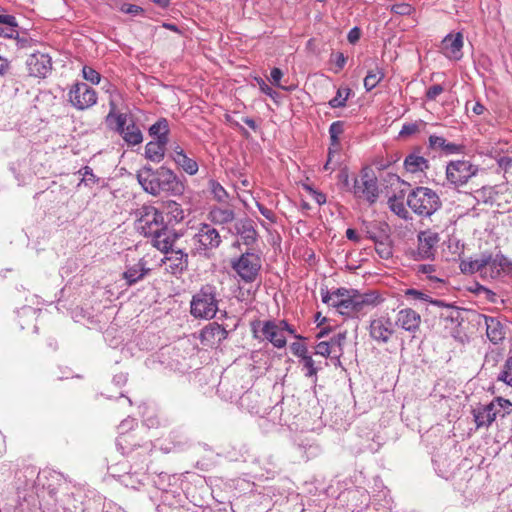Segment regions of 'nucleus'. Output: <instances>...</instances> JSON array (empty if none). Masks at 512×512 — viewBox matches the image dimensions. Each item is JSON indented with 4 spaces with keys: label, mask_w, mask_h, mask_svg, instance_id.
Returning <instances> with one entry per match:
<instances>
[{
    "label": "nucleus",
    "mask_w": 512,
    "mask_h": 512,
    "mask_svg": "<svg viewBox=\"0 0 512 512\" xmlns=\"http://www.w3.org/2000/svg\"><path fill=\"white\" fill-rule=\"evenodd\" d=\"M136 176L143 190L153 196H159L162 193L180 196L185 192L184 181L173 170L165 166L157 169L144 166Z\"/></svg>",
    "instance_id": "1"
},
{
    "label": "nucleus",
    "mask_w": 512,
    "mask_h": 512,
    "mask_svg": "<svg viewBox=\"0 0 512 512\" xmlns=\"http://www.w3.org/2000/svg\"><path fill=\"white\" fill-rule=\"evenodd\" d=\"M152 447V443L148 441L128 452V457L133 462L131 469H134V471H129L120 476V482L123 485L132 489H137L141 484H143Z\"/></svg>",
    "instance_id": "2"
},
{
    "label": "nucleus",
    "mask_w": 512,
    "mask_h": 512,
    "mask_svg": "<svg viewBox=\"0 0 512 512\" xmlns=\"http://www.w3.org/2000/svg\"><path fill=\"white\" fill-rule=\"evenodd\" d=\"M407 205L417 215L429 217L441 207V200L434 190L420 186L408 194Z\"/></svg>",
    "instance_id": "3"
},
{
    "label": "nucleus",
    "mask_w": 512,
    "mask_h": 512,
    "mask_svg": "<svg viewBox=\"0 0 512 512\" xmlns=\"http://www.w3.org/2000/svg\"><path fill=\"white\" fill-rule=\"evenodd\" d=\"M217 291L213 285H204L191 300V314L195 318L212 319L218 311Z\"/></svg>",
    "instance_id": "4"
},
{
    "label": "nucleus",
    "mask_w": 512,
    "mask_h": 512,
    "mask_svg": "<svg viewBox=\"0 0 512 512\" xmlns=\"http://www.w3.org/2000/svg\"><path fill=\"white\" fill-rule=\"evenodd\" d=\"M134 216L136 230L145 237L160 232L166 225L162 212L152 205H142L137 208Z\"/></svg>",
    "instance_id": "5"
},
{
    "label": "nucleus",
    "mask_w": 512,
    "mask_h": 512,
    "mask_svg": "<svg viewBox=\"0 0 512 512\" xmlns=\"http://www.w3.org/2000/svg\"><path fill=\"white\" fill-rule=\"evenodd\" d=\"M322 302L334 307L344 316L355 318V289L338 288L333 292L321 290Z\"/></svg>",
    "instance_id": "6"
},
{
    "label": "nucleus",
    "mask_w": 512,
    "mask_h": 512,
    "mask_svg": "<svg viewBox=\"0 0 512 512\" xmlns=\"http://www.w3.org/2000/svg\"><path fill=\"white\" fill-rule=\"evenodd\" d=\"M349 190L355 197L364 199L370 204L375 203L379 196V189L374 172L368 167L363 168L359 178H355L353 186L349 187Z\"/></svg>",
    "instance_id": "7"
},
{
    "label": "nucleus",
    "mask_w": 512,
    "mask_h": 512,
    "mask_svg": "<svg viewBox=\"0 0 512 512\" xmlns=\"http://www.w3.org/2000/svg\"><path fill=\"white\" fill-rule=\"evenodd\" d=\"M232 269L245 283L254 282L262 267L261 257L258 253L246 251L231 262Z\"/></svg>",
    "instance_id": "8"
},
{
    "label": "nucleus",
    "mask_w": 512,
    "mask_h": 512,
    "mask_svg": "<svg viewBox=\"0 0 512 512\" xmlns=\"http://www.w3.org/2000/svg\"><path fill=\"white\" fill-rule=\"evenodd\" d=\"M193 244L199 253L207 254L208 251L217 249L222 238L219 231L209 223H201L193 236Z\"/></svg>",
    "instance_id": "9"
},
{
    "label": "nucleus",
    "mask_w": 512,
    "mask_h": 512,
    "mask_svg": "<svg viewBox=\"0 0 512 512\" xmlns=\"http://www.w3.org/2000/svg\"><path fill=\"white\" fill-rule=\"evenodd\" d=\"M481 278L497 279L506 270L512 268V262L503 254L481 253Z\"/></svg>",
    "instance_id": "10"
},
{
    "label": "nucleus",
    "mask_w": 512,
    "mask_h": 512,
    "mask_svg": "<svg viewBox=\"0 0 512 512\" xmlns=\"http://www.w3.org/2000/svg\"><path fill=\"white\" fill-rule=\"evenodd\" d=\"M478 172L477 166L467 160L451 161L446 167V178L455 187L466 184Z\"/></svg>",
    "instance_id": "11"
},
{
    "label": "nucleus",
    "mask_w": 512,
    "mask_h": 512,
    "mask_svg": "<svg viewBox=\"0 0 512 512\" xmlns=\"http://www.w3.org/2000/svg\"><path fill=\"white\" fill-rule=\"evenodd\" d=\"M69 102L77 110H85L97 103L96 91L86 83L74 84L68 92Z\"/></svg>",
    "instance_id": "12"
},
{
    "label": "nucleus",
    "mask_w": 512,
    "mask_h": 512,
    "mask_svg": "<svg viewBox=\"0 0 512 512\" xmlns=\"http://www.w3.org/2000/svg\"><path fill=\"white\" fill-rule=\"evenodd\" d=\"M417 241V248L412 251L413 258L415 260H426L434 258L437 245L440 241L439 234L430 229L420 231L417 235Z\"/></svg>",
    "instance_id": "13"
},
{
    "label": "nucleus",
    "mask_w": 512,
    "mask_h": 512,
    "mask_svg": "<svg viewBox=\"0 0 512 512\" xmlns=\"http://www.w3.org/2000/svg\"><path fill=\"white\" fill-rule=\"evenodd\" d=\"M368 329L370 338L379 345L387 344L395 333L394 325L387 316L372 318Z\"/></svg>",
    "instance_id": "14"
},
{
    "label": "nucleus",
    "mask_w": 512,
    "mask_h": 512,
    "mask_svg": "<svg viewBox=\"0 0 512 512\" xmlns=\"http://www.w3.org/2000/svg\"><path fill=\"white\" fill-rule=\"evenodd\" d=\"M384 302V298L377 291L361 293L355 289V318L367 315L371 310Z\"/></svg>",
    "instance_id": "15"
},
{
    "label": "nucleus",
    "mask_w": 512,
    "mask_h": 512,
    "mask_svg": "<svg viewBox=\"0 0 512 512\" xmlns=\"http://www.w3.org/2000/svg\"><path fill=\"white\" fill-rule=\"evenodd\" d=\"M288 327L285 320L263 322L261 332L266 340H268L276 348H284L286 346V337L283 334V328Z\"/></svg>",
    "instance_id": "16"
},
{
    "label": "nucleus",
    "mask_w": 512,
    "mask_h": 512,
    "mask_svg": "<svg viewBox=\"0 0 512 512\" xmlns=\"http://www.w3.org/2000/svg\"><path fill=\"white\" fill-rule=\"evenodd\" d=\"M29 74L34 77H46L52 69L51 57L45 53H33L27 59Z\"/></svg>",
    "instance_id": "17"
},
{
    "label": "nucleus",
    "mask_w": 512,
    "mask_h": 512,
    "mask_svg": "<svg viewBox=\"0 0 512 512\" xmlns=\"http://www.w3.org/2000/svg\"><path fill=\"white\" fill-rule=\"evenodd\" d=\"M395 325L409 333L415 334L420 329L421 316L411 308H403L396 314Z\"/></svg>",
    "instance_id": "18"
},
{
    "label": "nucleus",
    "mask_w": 512,
    "mask_h": 512,
    "mask_svg": "<svg viewBox=\"0 0 512 512\" xmlns=\"http://www.w3.org/2000/svg\"><path fill=\"white\" fill-rule=\"evenodd\" d=\"M463 35L458 32L456 34H448L441 42V50L445 57L452 60H459L462 57Z\"/></svg>",
    "instance_id": "19"
},
{
    "label": "nucleus",
    "mask_w": 512,
    "mask_h": 512,
    "mask_svg": "<svg viewBox=\"0 0 512 512\" xmlns=\"http://www.w3.org/2000/svg\"><path fill=\"white\" fill-rule=\"evenodd\" d=\"M240 237L243 244L246 246H252L256 243L258 233L255 229L253 220L249 218H242L235 222L234 232Z\"/></svg>",
    "instance_id": "20"
},
{
    "label": "nucleus",
    "mask_w": 512,
    "mask_h": 512,
    "mask_svg": "<svg viewBox=\"0 0 512 512\" xmlns=\"http://www.w3.org/2000/svg\"><path fill=\"white\" fill-rule=\"evenodd\" d=\"M228 336V332L220 324L213 322L204 327L200 334V339L204 345H218Z\"/></svg>",
    "instance_id": "21"
},
{
    "label": "nucleus",
    "mask_w": 512,
    "mask_h": 512,
    "mask_svg": "<svg viewBox=\"0 0 512 512\" xmlns=\"http://www.w3.org/2000/svg\"><path fill=\"white\" fill-rule=\"evenodd\" d=\"M484 322L488 339L494 344L502 342L505 338L506 331L500 319L492 316H484Z\"/></svg>",
    "instance_id": "22"
},
{
    "label": "nucleus",
    "mask_w": 512,
    "mask_h": 512,
    "mask_svg": "<svg viewBox=\"0 0 512 512\" xmlns=\"http://www.w3.org/2000/svg\"><path fill=\"white\" fill-rule=\"evenodd\" d=\"M150 238L152 245L164 253H168L173 249L172 246L175 241V235L167 225H164L163 230L151 235Z\"/></svg>",
    "instance_id": "23"
},
{
    "label": "nucleus",
    "mask_w": 512,
    "mask_h": 512,
    "mask_svg": "<svg viewBox=\"0 0 512 512\" xmlns=\"http://www.w3.org/2000/svg\"><path fill=\"white\" fill-rule=\"evenodd\" d=\"M379 229L382 230V236L374 241L375 251L382 259H389L393 255V247L389 238V227L388 225H379Z\"/></svg>",
    "instance_id": "24"
},
{
    "label": "nucleus",
    "mask_w": 512,
    "mask_h": 512,
    "mask_svg": "<svg viewBox=\"0 0 512 512\" xmlns=\"http://www.w3.org/2000/svg\"><path fill=\"white\" fill-rule=\"evenodd\" d=\"M207 219L215 225H226L235 220V212L233 209L213 206L210 208Z\"/></svg>",
    "instance_id": "25"
},
{
    "label": "nucleus",
    "mask_w": 512,
    "mask_h": 512,
    "mask_svg": "<svg viewBox=\"0 0 512 512\" xmlns=\"http://www.w3.org/2000/svg\"><path fill=\"white\" fill-rule=\"evenodd\" d=\"M404 167L407 172L414 174L427 170L429 162L418 151H414L405 157Z\"/></svg>",
    "instance_id": "26"
},
{
    "label": "nucleus",
    "mask_w": 512,
    "mask_h": 512,
    "mask_svg": "<svg viewBox=\"0 0 512 512\" xmlns=\"http://www.w3.org/2000/svg\"><path fill=\"white\" fill-rule=\"evenodd\" d=\"M493 406L490 404L481 405L473 409V417L477 428H488L495 421V413H492Z\"/></svg>",
    "instance_id": "27"
},
{
    "label": "nucleus",
    "mask_w": 512,
    "mask_h": 512,
    "mask_svg": "<svg viewBox=\"0 0 512 512\" xmlns=\"http://www.w3.org/2000/svg\"><path fill=\"white\" fill-rule=\"evenodd\" d=\"M166 260L170 262V269L172 273H181L187 268L188 265V254L183 252L181 249H171L166 253Z\"/></svg>",
    "instance_id": "28"
},
{
    "label": "nucleus",
    "mask_w": 512,
    "mask_h": 512,
    "mask_svg": "<svg viewBox=\"0 0 512 512\" xmlns=\"http://www.w3.org/2000/svg\"><path fill=\"white\" fill-rule=\"evenodd\" d=\"M148 271L149 269L146 268V263L140 260L136 264L127 267L123 273V278L126 280L127 284L131 286L143 279Z\"/></svg>",
    "instance_id": "29"
},
{
    "label": "nucleus",
    "mask_w": 512,
    "mask_h": 512,
    "mask_svg": "<svg viewBox=\"0 0 512 512\" xmlns=\"http://www.w3.org/2000/svg\"><path fill=\"white\" fill-rule=\"evenodd\" d=\"M149 135L157 141H161L162 143H168L169 142V122L166 118H160L157 120L153 125L150 126Z\"/></svg>",
    "instance_id": "30"
},
{
    "label": "nucleus",
    "mask_w": 512,
    "mask_h": 512,
    "mask_svg": "<svg viewBox=\"0 0 512 512\" xmlns=\"http://www.w3.org/2000/svg\"><path fill=\"white\" fill-rule=\"evenodd\" d=\"M167 144L157 140L148 142L145 146V157L154 163H160L165 156Z\"/></svg>",
    "instance_id": "31"
},
{
    "label": "nucleus",
    "mask_w": 512,
    "mask_h": 512,
    "mask_svg": "<svg viewBox=\"0 0 512 512\" xmlns=\"http://www.w3.org/2000/svg\"><path fill=\"white\" fill-rule=\"evenodd\" d=\"M119 134L128 145H139L143 141V134L140 128L134 123L127 124Z\"/></svg>",
    "instance_id": "32"
},
{
    "label": "nucleus",
    "mask_w": 512,
    "mask_h": 512,
    "mask_svg": "<svg viewBox=\"0 0 512 512\" xmlns=\"http://www.w3.org/2000/svg\"><path fill=\"white\" fill-rule=\"evenodd\" d=\"M429 145L433 149H440L449 154L461 152V146L455 143L447 142L443 137L431 135L429 137Z\"/></svg>",
    "instance_id": "33"
},
{
    "label": "nucleus",
    "mask_w": 512,
    "mask_h": 512,
    "mask_svg": "<svg viewBox=\"0 0 512 512\" xmlns=\"http://www.w3.org/2000/svg\"><path fill=\"white\" fill-rule=\"evenodd\" d=\"M489 404L493 406L492 413H495V420L504 418L512 412V402L503 397H496Z\"/></svg>",
    "instance_id": "34"
},
{
    "label": "nucleus",
    "mask_w": 512,
    "mask_h": 512,
    "mask_svg": "<svg viewBox=\"0 0 512 512\" xmlns=\"http://www.w3.org/2000/svg\"><path fill=\"white\" fill-rule=\"evenodd\" d=\"M482 262H481V254L475 256L474 258L464 259L460 262V270L464 274H478L481 277L482 270Z\"/></svg>",
    "instance_id": "35"
},
{
    "label": "nucleus",
    "mask_w": 512,
    "mask_h": 512,
    "mask_svg": "<svg viewBox=\"0 0 512 512\" xmlns=\"http://www.w3.org/2000/svg\"><path fill=\"white\" fill-rule=\"evenodd\" d=\"M110 111L106 117L107 122L110 121L112 118L116 121V131L119 133L123 129L126 128L127 123V114L125 113H116L117 106L114 102V100L109 101Z\"/></svg>",
    "instance_id": "36"
},
{
    "label": "nucleus",
    "mask_w": 512,
    "mask_h": 512,
    "mask_svg": "<svg viewBox=\"0 0 512 512\" xmlns=\"http://www.w3.org/2000/svg\"><path fill=\"white\" fill-rule=\"evenodd\" d=\"M385 74L379 67H375L367 72L364 78V87L367 91L374 89L384 78Z\"/></svg>",
    "instance_id": "37"
},
{
    "label": "nucleus",
    "mask_w": 512,
    "mask_h": 512,
    "mask_svg": "<svg viewBox=\"0 0 512 512\" xmlns=\"http://www.w3.org/2000/svg\"><path fill=\"white\" fill-rule=\"evenodd\" d=\"M174 162L188 175H195L199 170L198 163L194 159L188 157L186 153L182 155L180 158H176V161Z\"/></svg>",
    "instance_id": "38"
},
{
    "label": "nucleus",
    "mask_w": 512,
    "mask_h": 512,
    "mask_svg": "<svg viewBox=\"0 0 512 512\" xmlns=\"http://www.w3.org/2000/svg\"><path fill=\"white\" fill-rule=\"evenodd\" d=\"M209 190L214 199L219 203H226L229 199V194L225 188L216 180L211 179L208 183Z\"/></svg>",
    "instance_id": "39"
},
{
    "label": "nucleus",
    "mask_w": 512,
    "mask_h": 512,
    "mask_svg": "<svg viewBox=\"0 0 512 512\" xmlns=\"http://www.w3.org/2000/svg\"><path fill=\"white\" fill-rule=\"evenodd\" d=\"M388 206L392 212L402 219L407 220L409 218V211L407 210L402 199L396 196L390 197L388 200Z\"/></svg>",
    "instance_id": "40"
},
{
    "label": "nucleus",
    "mask_w": 512,
    "mask_h": 512,
    "mask_svg": "<svg viewBox=\"0 0 512 512\" xmlns=\"http://www.w3.org/2000/svg\"><path fill=\"white\" fill-rule=\"evenodd\" d=\"M352 90L348 87L339 88L336 92V96L329 101L331 108H342L346 106V102L350 97Z\"/></svg>",
    "instance_id": "41"
},
{
    "label": "nucleus",
    "mask_w": 512,
    "mask_h": 512,
    "mask_svg": "<svg viewBox=\"0 0 512 512\" xmlns=\"http://www.w3.org/2000/svg\"><path fill=\"white\" fill-rule=\"evenodd\" d=\"M347 338V333L346 332H340L336 335H334L330 341H328L329 343H331V347L334 351V353L336 354V358L339 360L340 357L342 356L343 354V345H344V342Z\"/></svg>",
    "instance_id": "42"
},
{
    "label": "nucleus",
    "mask_w": 512,
    "mask_h": 512,
    "mask_svg": "<svg viewBox=\"0 0 512 512\" xmlns=\"http://www.w3.org/2000/svg\"><path fill=\"white\" fill-rule=\"evenodd\" d=\"M379 225H387L382 222H373V223H364L363 231L366 234V237L373 242L382 236V230L379 229Z\"/></svg>",
    "instance_id": "43"
},
{
    "label": "nucleus",
    "mask_w": 512,
    "mask_h": 512,
    "mask_svg": "<svg viewBox=\"0 0 512 512\" xmlns=\"http://www.w3.org/2000/svg\"><path fill=\"white\" fill-rule=\"evenodd\" d=\"M497 380L502 381L508 386L512 387V356H509L506 359L503 368L497 377Z\"/></svg>",
    "instance_id": "44"
},
{
    "label": "nucleus",
    "mask_w": 512,
    "mask_h": 512,
    "mask_svg": "<svg viewBox=\"0 0 512 512\" xmlns=\"http://www.w3.org/2000/svg\"><path fill=\"white\" fill-rule=\"evenodd\" d=\"M495 194V201L498 205H500L502 201L507 204L512 202V187H509L508 185H499Z\"/></svg>",
    "instance_id": "45"
},
{
    "label": "nucleus",
    "mask_w": 512,
    "mask_h": 512,
    "mask_svg": "<svg viewBox=\"0 0 512 512\" xmlns=\"http://www.w3.org/2000/svg\"><path fill=\"white\" fill-rule=\"evenodd\" d=\"M344 124L342 121H335L329 127V135L333 146L339 144V136L343 133Z\"/></svg>",
    "instance_id": "46"
},
{
    "label": "nucleus",
    "mask_w": 512,
    "mask_h": 512,
    "mask_svg": "<svg viewBox=\"0 0 512 512\" xmlns=\"http://www.w3.org/2000/svg\"><path fill=\"white\" fill-rule=\"evenodd\" d=\"M405 295L408 296V297H411V298H413L415 300H422V301L430 302V303H432V304H434L436 306L443 305L442 301H440V300H430V297L427 294H425V293H423V292H421L419 290H416V289H412V288L411 289H407L405 291Z\"/></svg>",
    "instance_id": "47"
},
{
    "label": "nucleus",
    "mask_w": 512,
    "mask_h": 512,
    "mask_svg": "<svg viewBox=\"0 0 512 512\" xmlns=\"http://www.w3.org/2000/svg\"><path fill=\"white\" fill-rule=\"evenodd\" d=\"M168 213L172 215L175 221L179 222L184 219V211L181 205L175 201L169 200L165 204Z\"/></svg>",
    "instance_id": "48"
},
{
    "label": "nucleus",
    "mask_w": 512,
    "mask_h": 512,
    "mask_svg": "<svg viewBox=\"0 0 512 512\" xmlns=\"http://www.w3.org/2000/svg\"><path fill=\"white\" fill-rule=\"evenodd\" d=\"M82 76L83 78L90 82L93 85H97L101 81V75L98 71H96L94 68L90 66H83L82 68Z\"/></svg>",
    "instance_id": "49"
},
{
    "label": "nucleus",
    "mask_w": 512,
    "mask_h": 512,
    "mask_svg": "<svg viewBox=\"0 0 512 512\" xmlns=\"http://www.w3.org/2000/svg\"><path fill=\"white\" fill-rule=\"evenodd\" d=\"M79 173L82 174L83 176L79 185L81 183H85V185H90L96 184L98 182V178L95 176L92 168L89 166L83 167L81 170H79Z\"/></svg>",
    "instance_id": "50"
},
{
    "label": "nucleus",
    "mask_w": 512,
    "mask_h": 512,
    "mask_svg": "<svg viewBox=\"0 0 512 512\" xmlns=\"http://www.w3.org/2000/svg\"><path fill=\"white\" fill-rule=\"evenodd\" d=\"M301 361L303 362L304 368L306 369L305 376L316 377L318 369L315 367V362L312 357L310 355L305 356Z\"/></svg>",
    "instance_id": "51"
},
{
    "label": "nucleus",
    "mask_w": 512,
    "mask_h": 512,
    "mask_svg": "<svg viewBox=\"0 0 512 512\" xmlns=\"http://www.w3.org/2000/svg\"><path fill=\"white\" fill-rule=\"evenodd\" d=\"M391 11L397 15L406 16L410 15L414 8L408 3H397L391 6Z\"/></svg>",
    "instance_id": "52"
},
{
    "label": "nucleus",
    "mask_w": 512,
    "mask_h": 512,
    "mask_svg": "<svg viewBox=\"0 0 512 512\" xmlns=\"http://www.w3.org/2000/svg\"><path fill=\"white\" fill-rule=\"evenodd\" d=\"M330 344L328 341L319 342L315 347V354L323 357L330 356L331 353H334Z\"/></svg>",
    "instance_id": "53"
},
{
    "label": "nucleus",
    "mask_w": 512,
    "mask_h": 512,
    "mask_svg": "<svg viewBox=\"0 0 512 512\" xmlns=\"http://www.w3.org/2000/svg\"><path fill=\"white\" fill-rule=\"evenodd\" d=\"M304 189L310 193L314 201L319 204L323 205L326 203V195L320 191H317L313 189L310 185L304 184Z\"/></svg>",
    "instance_id": "54"
},
{
    "label": "nucleus",
    "mask_w": 512,
    "mask_h": 512,
    "mask_svg": "<svg viewBox=\"0 0 512 512\" xmlns=\"http://www.w3.org/2000/svg\"><path fill=\"white\" fill-rule=\"evenodd\" d=\"M255 80L262 93L271 97L272 99H275L276 96H278L277 92L273 90L262 78H255Z\"/></svg>",
    "instance_id": "55"
},
{
    "label": "nucleus",
    "mask_w": 512,
    "mask_h": 512,
    "mask_svg": "<svg viewBox=\"0 0 512 512\" xmlns=\"http://www.w3.org/2000/svg\"><path fill=\"white\" fill-rule=\"evenodd\" d=\"M291 351L297 357H300L301 360L304 359L305 356H308L307 347L300 342H294L291 344Z\"/></svg>",
    "instance_id": "56"
},
{
    "label": "nucleus",
    "mask_w": 512,
    "mask_h": 512,
    "mask_svg": "<svg viewBox=\"0 0 512 512\" xmlns=\"http://www.w3.org/2000/svg\"><path fill=\"white\" fill-rule=\"evenodd\" d=\"M283 77V72L279 68H273L270 72V81L273 85H275L278 88L286 89L284 86L281 85L280 81Z\"/></svg>",
    "instance_id": "57"
},
{
    "label": "nucleus",
    "mask_w": 512,
    "mask_h": 512,
    "mask_svg": "<svg viewBox=\"0 0 512 512\" xmlns=\"http://www.w3.org/2000/svg\"><path fill=\"white\" fill-rule=\"evenodd\" d=\"M120 10H121V12H123L125 14H130V15H134V16L143 13L142 7H140L138 5H134V4H128V3L122 4L120 7Z\"/></svg>",
    "instance_id": "58"
},
{
    "label": "nucleus",
    "mask_w": 512,
    "mask_h": 512,
    "mask_svg": "<svg viewBox=\"0 0 512 512\" xmlns=\"http://www.w3.org/2000/svg\"><path fill=\"white\" fill-rule=\"evenodd\" d=\"M435 271H436V267H435V265H432V264H421V265L417 266L418 273L427 275L428 278L431 280H434V279L439 280L438 278L432 276V273H434Z\"/></svg>",
    "instance_id": "59"
},
{
    "label": "nucleus",
    "mask_w": 512,
    "mask_h": 512,
    "mask_svg": "<svg viewBox=\"0 0 512 512\" xmlns=\"http://www.w3.org/2000/svg\"><path fill=\"white\" fill-rule=\"evenodd\" d=\"M419 131V124L417 123H406L402 126L400 131L401 136H409Z\"/></svg>",
    "instance_id": "60"
},
{
    "label": "nucleus",
    "mask_w": 512,
    "mask_h": 512,
    "mask_svg": "<svg viewBox=\"0 0 512 512\" xmlns=\"http://www.w3.org/2000/svg\"><path fill=\"white\" fill-rule=\"evenodd\" d=\"M443 91L444 89L440 84L433 85L428 88L426 97L428 100H435Z\"/></svg>",
    "instance_id": "61"
},
{
    "label": "nucleus",
    "mask_w": 512,
    "mask_h": 512,
    "mask_svg": "<svg viewBox=\"0 0 512 512\" xmlns=\"http://www.w3.org/2000/svg\"><path fill=\"white\" fill-rule=\"evenodd\" d=\"M0 24L7 25V28H14L16 30L18 24L13 15L0 14Z\"/></svg>",
    "instance_id": "62"
},
{
    "label": "nucleus",
    "mask_w": 512,
    "mask_h": 512,
    "mask_svg": "<svg viewBox=\"0 0 512 512\" xmlns=\"http://www.w3.org/2000/svg\"><path fill=\"white\" fill-rule=\"evenodd\" d=\"M257 205V208L258 210L260 211V213L267 219L269 220L270 222L274 223L276 221L275 219V214L272 210L266 208L265 206H263L262 204H260L259 202L256 203Z\"/></svg>",
    "instance_id": "63"
},
{
    "label": "nucleus",
    "mask_w": 512,
    "mask_h": 512,
    "mask_svg": "<svg viewBox=\"0 0 512 512\" xmlns=\"http://www.w3.org/2000/svg\"><path fill=\"white\" fill-rule=\"evenodd\" d=\"M360 36H361V30L358 27H353L349 31V33L347 35V39L351 44H355L360 39Z\"/></svg>",
    "instance_id": "64"
}]
</instances>
